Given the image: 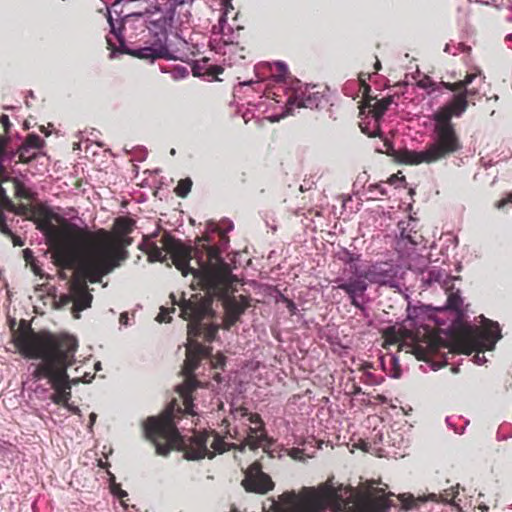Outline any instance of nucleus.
I'll return each instance as SVG.
<instances>
[{
    "instance_id": "1",
    "label": "nucleus",
    "mask_w": 512,
    "mask_h": 512,
    "mask_svg": "<svg viewBox=\"0 0 512 512\" xmlns=\"http://www.w3.org/2000/svg\"><path fill=\"white\" fill-rule=\"evenodd\" d=\"M174 304H178L181 316L188 324V343L186 346V359L182 373L186 377L184 383L177 386V392L183 399L184 408L175 407L170 403L159 415L149 417L144 425L146 437L156 447L157 454L167 456L173 447L184 448L185 457L188 460H200L205 457L213 458L215 453H223L230 449V446L216 433L204 432L194 434L192 437L182 435L181 431L191 430L194 420L188 423V416L195 417L191 392L196 388L197 381L192 378L193 372L198 367L201 358L207 357L209 348L195 341L193 338L200 333V322L212 314V300L209 297H198L193 294L189 299L184 296L179 302L171 295Z\"/></svg>"
},
{
    "instance_id": "2",
    "label": "nucleus",
    "mask_w": 512,
    "mask_h": 512,
    "mask_svg": "<svg viewBox=\"0 0 512 512\" xmlns=\"http://www.w3.org/2000/svg\"><path fill=\"white\" fill-rule=\"evenodd\" d=\"M13 342L24 358L40 360L29 365V375L23 382L31 400L34 397L60 404L71 398L72 386L79 383V377L70 379L67 371L75 363L78 347L75 337L27 328L18 330Z\"/></svg>"
},
{
    "instance_id": "3",
    "label": "nucleus",
    "mask_w": 512,
    "mask_h": 512,
    "mask_svg": "<svg viewBox=\"0 0 512 512\" xmlns=\"http://www.w3.org/2000/svg\"><path fill=\"white\" fill-rule=\"evenodd\" d=\"M194 0H162L146 9L145 25L148 30L146 46L128 49L122 33L123 21L116 23L111 10L107 9V20L110 26V35L107 36V45L111 50L110 57L116 52L126 53L138 59L154 62L158 59L187 62L193 54L189 43L173 27V22L184 24L191 17V7ZM143 16V14H138Z\"/></svg>"
},
{
    "instance_id": "4",
    "label": "nucleus",
    "mask_w": 512,
    "mask_h": 512,
    "mask_svg": "<svg viewBox=\"0 0 512 512\" xmlns=\"http://www.w3.org/2000/svg\"><path fill=\"white\" fill-rule=\"evenodd\" d=\"M135 221L128 217H119L114 223V236L102 232L90 246L86 255L78 263L71 281L70 294L63 297V303L73 302L74 311L79 312L90 307L92 295L87 290L86 281L97 283L101 278L120 265L127 253L124 248L132 243Z\"/></svg>"
},
{
    "instance_id": "5",
    "label": "nucleus",
    "mask_w": 512,
    "mask_h": 512,
    "mask_svg": "<svg viewBox=\"0 0 512 512\" xmlns=\"http://www.w3.org/2000/svg\"><path fill=\"white\" fill-rule=\"evenodd\" d=\"M162 243L166 254L155 244L148 246L146 253L150 262H164L169 254L183 276L192 274L200 285L213 293L230 282L229 265L221 258L218 248L203 244V250L197 247L192 251L189 246L169 235L162 238Z\"/></svg>"
},
{
    "instance_id": "6",
    "label": "nucleus",
    "mask_w": 512,
    "mask_h": 512,
    "mask_svg": "<svg viewBox=\"0 0 512 512\" xmlns=\"http://www.w3.org/2000/svg\"><path fill=\"white\" fill-rule=\"evenodd\" d=\"M478 95L479 88L466 89L464 93L454 95L448 103L432 115V120L435 122L434 142L422 151L399 149L395 151V160L405 165L430 164L458 151L461 146L451 118L461 116L467 109L468 98Z\"/></svg>"
},
{
    "instance_id": "7",
    "label": "nucleus",
    "mask_w": 512,
    "mask_h": 512,
    "mask_svg": "<svg viewBox=\"0 0 512 512\" xmlns=\"http://www.w3.org/2000/svg\"><path fill=\"white\" fill-rule=\"evenodd\" d=\"M352 496L350 488L329 479L317 487H304L298 493H283L280 496L283 506L276 512H343Z\"/></svg>"
},
{
    "instance_id": "8",
    "label": "nucleus",
    "mask_w": 512,
    "mask_h": 512,
    "mask_svg": "<svg viewBox=\"0 0 512 512\" xmlns=\"http://www.w3.org/2000/svg\"><path fill=\"white\" fill-rule=\"evenodd\" d=\"M398 272V266L390 262H376L363 272H358L355 267L353 271L355 276L348 281L336 280V288L345 291L351 300V304L359 308L366 316L367 309L365 306L368 299L365 293L368 288L367 282L397 288L399 287Z\"/></svg>"
},
{
    "instance_id": "9",
    "label": "nucleus",
    "mask_w": 512,
    "mask_h": 512,
    "mask_svg": "<svg viewBox=\"0 0 512 512\" xmlns=\"http://www.w3.org/2000/svg\"><path fill=\"white\" fill-rule=\"evenodd\" d=\"M482 324L481 328H475L461 343L464 353L471 354L472 352H476L473 361L478 365H482L487 361L483 351L493 350L497 341L502 337L497 322L483 317Z\"/></svg>"
},
{
    "instance_id": "10",
    "label": "nucleus",
    "mask_w": 512,
    "mask_h": 512,
    "mask_svg": "<svg viewBox=\"0 0 512 512\" xmlns=\"http://www.w3.org/2000/svg\"><path fill=\"white\" fill-rule=\"evenodd\" d=\"M47 236V242L52 248V257L56 265L71 268L77 262V251L70 234L50 222L40 228Z\"/></svg>"
},
{
    "instance_id": "11",
    "label": "nucleus",
    "mask_w": 512,
    "mask_h": 512,
    "mask_svg": "<svg viewBox=\"0 0 512 512\" xmlns=\"http://www.w3.org/2000/svg\"><path fill=\"white\" fill-rule=\"evenodd\" d=\"M323 101L324 94L318 91L315 85L300 84L295 88L294 93L288 97L282 112L270 115L267 119L270 122H278L289 115H293L295 109H317Z\"/></svg>"
},
{
    "instance_id": "12",
    "label": "nucleus",
    "mask_w": 512,
    "mask_h": 512,
    "mask_svg": "<svg viewBox=\"0 0 512 512\" xmlns=\"http://www.w3.org/2000/svg\"><path fill=\"white\" fill-rule=\"evenodd\" d=\"M219 32H213L210 45L216 53L224 56V62H227L229 66L236 64L239 60L243 59L242 55L243 48L239 46V37L241 27L233 29L230 25L223 23L219 25Z\"/></svg>"
},
{
    "instance_id": "13",
    "label": "nucleus",
    "mask_w": 512,
    "mask_h": 512,
    "mask_svg": "<svg viewBox=\"0 0 512 512\" xmlns=\"http://www.w3.org/2000/svg\"><path fill=\"white\" fill-rule=\"evenodd\" d=\"M373 443L370 441H361L360 448L364 451L377 455L378 457H403L408 447V438L400 430H391L387 439L383 442L381 431L374 429Z\"/></svg>"
},
{
    "instance_id": "14",
    "label": "nucleus",
    "mask_w": 512,
    "mask_h": 512,
    "mask_svg": "<svg viewBox=\"0 0 512 512\" xmlns=\"http://www.w3.org/2000/svg\"><path fill=\"white\" fill-rule=\"evenodd\" d=\"M416 85L427 91L432 97H437L442 94L444 90L453 92V96L458 93H464L466 89L479 88V95L482 94L485 85V77L480 71L467 74L462 81L455 82L453 84L440 82L435 83L430 77L424 76L422 79L417 81Z\"/></svg>"
},
{
    "instance_id": "15",
    "label": "nucleus",
    "mask_w": 512,
    "mask_h": 512,
    "mask_svg": "<svg viewBox=\"0 0 512 512\" xmlns=\"http://www.w3.org/2000/svg\"><path fill=\"white\" fill-rule=\"evenodd\" d=\"M242 485L248 492L265 494L273 488L270 477L262 472L258 463L252 464L245 473Z\"/></svg>"
},
{
    "instance_id": "16",
    "label": "nucleus",
    "mask_w": 512,
    "mask_h": 512,
    "mask_svg": "<svg viewBox=\"0 0 512 512\" xmlns=\"http://www.w3.org/2000/svg\"><path fill=\"white\" fill-rule=\"evenodd\" d=\"M244 434L242 443L239 446L233 445L234 448H238L240 451H244L246 447L251 450L263 448L264 451H268L272 445V440L268 437L266 430L245 427Z\"/></svg>"
},
{
    "instance_id": "17",
    "label": "nucleus",
    "mask_w": 512,
    "mask_h": 512,
    "mask_svg": "<svg viewBox=\"0 0 512 512\" xmlns=\"http://www.w3.org/2000/svg\"><path fill=\"white\" fill-rule=\"evenodd\" d=\"M392 103V98L387 97L381 100L376 101L373 105L369 104L367 106V110H369V114L371 113V119L373 120V128L369 129L368 124L364 121L362 123V131L370 137H375L380 134V120L390 104Z\"/></svg>"
},
{
    "instance_id": "18",
    "label": "nucleus",
    "mask_w": 512,
    "mask_h": 512,
    "mask_svg": "<svg viewBox=\"0 0 512 512\" xmlns=\"http://www.w3.org/2000/svg\"><path fill=\"white\" fill-rule=\"evenodd\" d=\"M226 327L229 328L234 325L240 316L244 313L248 306V301L245 297L239 296L228 298L226 300Z\"/></svg>"
},
{
    "instance_id": "19",
    "label": "nucleus",
    "mask_w": 512,
    "mask_h": 512,
    "mask_svg": "<svg viewBox=\"0 0 512 512\" xmlns=\"http://www.w3.org/2000/svg\"><path fill=\"white\" fill-rule=\"evenodd\" d=\"M233 419L238 421L243 427H253L258 430H265L264 422L256 413H251L247 408L238 407L231 411Z\"/></svg>"
},
{
    "instance_id": "20",
    "label": "nucleus",
    "mask_w": 512,
    "mask_h": 512,
    "mask_svg": "<svg viewBox=\"0 0 512 512\" xmlns=\"http://www.w3.org/2000/svg\"><path fill=\"white\" fill-rule=\"evenodd\" d=\"M402 225H404V222L398 224L400 233L396 241V250L401 257H410L416 251L417 242L413 239L412 235L406 232Z\"/></svg>"
},
{
    "instance_id": "21",
    "label": "nucleus",
    "mask_w": 512,
    "mask_h": 512,
    "mask_svg": "<svg viewBox=\"0 0 512 512\" xmlns=\"http://www.w3.org/2000/svg\"><path fill=\"white\" fill-rule=\"evenodd\" d=\"M437 350V344L431 339L417 340L411 346V352L418 360L426 361Z\"/></svg>"
},
{
    "instance_id": "22",
    "label": "nucleus",
    "mask_w": 512,
    "mask_h": 512,
    "mask_svg": "<svg viewBox=\"0 0 512 512\" xmlns=\"http://www.w3.org/2000/svg\"><path fill=\"white\" fill-rule=\"evenodd\" d=\"M456 277H452L446 271L433 268L429 270L428 277L424 280L427 285L433 283H439L442 287L447 288L451 281L456 280Z\"/></svg>"
},
{
    "instance_id": "23",
    "label": "nucleus",
    "mask_w": 512,
    "mask_h": 512,
    "mask_svg": "<svg viewBox=\"0 0 512 512\" xmlns=\"http://www.w3.org/2000/svg\"><path fill=\"white\" fill-rule=\"evenodd\" d=\"M368 509L366 512H387L390 505L386 498L379 497L376 499H369L365 502Z\"/></svg>"
},
{
    "instance_id": "24",
    "label": "nucleus",
    "mask_w": 512,
    "mask_h": 512,
    "mask_svg": "<svg viewBox=\"0 0 512 512\" xmlns=\"http://www.w3.org/2000/svg\"><path fill=\"white\" fill-rule=\"evenodd\" d=\"M12 182L15 188V194L19 198L31 199L33 198V192L28 188L25 183L19 178H13Z\"/></svg>"
},
{
    "instance_id": "25",
    "label": "nucleus",
    "mask_w": 512,
    "mask_h": 512,
    "mask_svg": "<svg viewBox=\"0 0 512 512\" xmlns=\"http://www.w3.org/2000/svg\"><path fill=\"white\" fill-rule=\"evenodd\" d=\"M17 153L19 155L20 161L22 162H29L40 154L38 150H34L33 147H29L23 143L18 148Z\"/></svg>"
},
{
    "instance_id": "26",
    "label": "nucleus",
    "mask_w": 512,
    "mask_h": 512,
    "mask_svg": "<svg viewBox=\"0 0 512 512\" xmlns=\"http://www.w3.org/2000/svg\"><path fill=\"white\" fill-rule=\"evenodd\" d=\"M458 488L459 485L457 484L456 486H451L450 488L445 489L443 493H441V502L458 507V504L455 501V498L458 495Z\"/></svg>"
},
{
    "instance_id": "27",
    "label": "nucleus",
    "mask_w": 512,
    "mask_h": 512,
    "mask_svg": "<svg viewBox=\"0 0 512 512\" xmlns=\"http://www.w3.org/2000/svg\"><path fill=\"white\" fill-rule=\"evenodd\" d=\"M273 66L276 68L277 73L274 75L276 82H284L288 76V66L283 61H275Z\"/></svg>"
},
{
    "instance_id": "28",
    "label": "nucleus",
    "mask_w": 512,
    "mask_h": 512,
    "mask_svg": "<svg viewBox=\"0 0 512 512\" xmlns=\"http://www.w3.org/2000/svg\"><path fill=\"white\" fill-rule=\"evenodd\" d=\"M191 187H192V180L190 178H185V179H181L178 182L174 191L177 196L185 198L191 191Z\"/></svg>"
},
{
    "instance_id": "29",
    "label": "nucleus",
    "mask_w": 512,
    "mask_h": 512,
    "mask_svg": "<svg viewBox=\"0 0 512 512\" xmlns=\"http://www.w3.org/2000/svg\"><path fill=\"white\" fill-rule=\"evenodd\" d=\"M23 144L33 147L34 150H38L40 152V149L44 145V140L39 135L32 133L26 137Z\"/></svg>"
},
{
    "instance_id": "30",
    "label": "nucleus",
    "mask_w": 512,
    "mask_h": 512,
    "mask_svg": "<svg viewBox=\"0 0 512 512\" xmlns=\"http://www.w3.org/2000/svg\"><path fill=\"white\" fill-rule=\"evenodd\" d=\"M463 300L459 293H451L447 298L446 308L460 311Z\"/></svg>"
},
{
    "instance_id": "31",
    "label": "nucleus",
    "mask_w": 512,
    "mask_h": 512,
    "mask_svg": "<svg viewBox=\"0 0 512 512\" xmlns=\"http://www.w3.org/2000/svg\"><path fill=\"white\" fill-rule=\"evenodd\" d=\"M234 10V7L232 5V0H222V15L219 18V25L223 26V23L227 22L228 14Z\"/></svg>"
},
{
    "instance_id": "32",
    "label": "nucleus",
    "mask_w": 512,
    "mask_h": 512,
    "mask_svg": "<svg viewBox=\"0 0 512 512\" xmlns=\"http://www.w3.org/2000/svg\"><path fill=\"white\" fill-rule=\"evenodd\" d=\"M277 298L276 301H282L287 306L288 310L290 311L291 315L296 314L297 312V306L296 304L289 298H287L285 295H283L280 291L276 290Z\"/></svg>"
},
{
    "instance_id": "33",
    "label": "nucleus",
    "mask_w": 512,
    "mask_h": 512,
    "mask_svg": "<svg viewBox=\"0 0 512 512\" xmlns=\"http://www.w3.org/2000/svg\"><path fill=\"white\" fill-rule=\"evenodd\" d=\"M175 312V308H171V309H168V308H164L162 307L161 310H160V313L158 314L156 320L158 322H169L171 320V317L168 316L169 313H174Z\"/></svg>"
},
{
    "instance_id": "34",
    "label": "nucleus",
    "mask_w": 512,
    "mask_h": 512,
    "mask_svg": "<svg viewBox=\"0 0 512 512\" xmlns=\"http://www.w3.org/2000/svg\"><path fill=\"white\" fill-rule=\"evenodd\" d=\"M79 370H80V367L75 368L74 374L72 376L69 375V378L71 379L73 377H79V383L80 382L90 383L93 379V376L87 372H84V374L81 376Z\"/></svg>"
},
{
    "instance_id": "35",
    "label": "nucleus",
    "mask_w": 512,
    "mask_h": 512,
    "mask_svg": "<svg viewBox=\"0 0 512 512\" xmlns=\"http://www.w3.org/2000/svg\"><path fill=\"white\" fill-rule=\"evenodd\" d=\"M418 500H420L422 502L432 501V502L438 503V502H441V493L440 494L429 493L427 495L419 496Z\"/></svg>"
},
{
    "instance_id": "36",
    "label": "nucleus",
    "mask_w": 512,
    "mask_h": 512,
    "mask_svg": "<svg viewBox=\"0 0 512 512\" xmlns=\"http://www.w3.org/2000/svg\"><path fill=\"white\" fill-rule=\"evenodd\" d=\"M217 331H218L217 326L211 325L210 327H208L204 333L205 340L208 342L213 341L217 334Z\"/></svg>"
},
{
    "instance_id": "37",
    "label": "nucleus",
    "mask_w": 512,
    "mask_h": 512,
    "mask_svg": "<svg viewBox=\"0 0 512 512\" xmlns=\"http://www.w3.org/2000/svg\"><path fill=\"white\" fill-rule=\"evenodd\" d=\"M111 492L112 494L117 497V498H124L127 496V492L122 490L120 488V485L119 484H116V483H112L111 486Z\"/></svg>"
},
{
    "instance_id": "38",
    "label": "nucleus",
    "mask_w": 512,
    "mask_h": 512,
    "mask_svg": "<svg viewBox=\"0 0 512 512\" xmlns=\"http://www.w3.org/2000/svg\"><path fill=\"white\" fill-rule=\"evenodd\" d=\"M0 201L1 203L9 210L14 211L15 206L10 200V198L6 195V191L4 190V193L0 192Z\"/></svg>"
},
{
    "instance_id": "39",
    "label": "nucleus",
    "mask_w": 512,
    "mask_h": 512,
    "mask_svg": "<svg viewBox=\"0 0 512 512\" xmlns=\"http://www.w3.org/2000/svg\"><path fill=\"white\" fill-rule=\"evenodd\" d=\"M226 357L222 354H218L211 360L214 368H223L225 365Z\"/></svg>"
},
{
    "instance_id": "40",
    "label": "nucleus",
    "mask_w": 512,
    "mask_h": 512,
    "mask_svg": "<svg viewBox=\"0 0 512 512\" xmlns=\"http://www.w3.org/2000/svg\"><path fill=\"white\" fill-rule=\"evenodd\" d=\"M404 182H405V177L399 176L398 174L392 175L388 180V183L390 185H394L395 187H400L401 185H403Z\"/></svg>"
},
{
    "instance_id": "41",
    "label": "nucleus",
    "mask_w": 512,
    "mask_h": 512,
    "mask_svg": "<svg viewBox=\"0 0 512 512\" xmlns=\"http://www.w3.org/2000/svg\"><path fill=\"white\" fill-rule=\"evenodd\" d=\"M361 114L364 115V117L361 119L360 127L362 128V123L365 121L366 123L370 121V124H368L369 129L373 128V120L371 119V113L369 114V110L365 111L362 110Z\"/></svg>"
},
{
    "instance_id": "42",
    "label": "nucleus",
    "mask_w": 512,
    "mask_h": 512,
    "mask_svg": "<svg viewBox=\"0 0 512 512\" xmlns=\"http://www.w3.org/2000/svg\"><path fill=\"white\" fill-rule=\"evenodd\" d=\"M30 266H31V269H32V271H33V273L35 275H37V276H39L41 278L44 277V273H43L40 265L38 264L37 260L36 261H32Z\"/></svg>"
},
{
    "instance_id": "43",
    "label": "nucleus",
    "mask_w": 512,
    "mask_h": 512,
    "mask_svg": "<svg viewBox=\"0 0 512 512\" xmlns=\"http://www.w3.org/2000/svg\"><path fill=\"white\" fill-rule=\"evenodd\" d=\"M345 254L347 256L346 258V263H349V264H352L354 262H358L360 260V255L359 254H354V253H351L349 251H345Z\"/></svg>"
},
{
    "instance_id": "44",
    "label": "nucleus",
    "mask_w": 512,
    "mask_h": 512,
    "mask_svg": "<svg viewBox=\"0 0 512 512\" xmlns=\"http://www.w3.org/2000/svg\"><path fill=\"white\" fill-rule=\"evenodd\" d=\"M69 400L70 399L62 401L60 404H62L64 407H66L72 413L80 415L79 407L69 404Z\"/></svg>"
},
{
    "instance_id": "45",
    "label": "nucleus",
    "mask_w": 512,
    "mask_h": 512,
    "mask_svg": "<svg viewBox=\"0 0 512 512\" xmlns=\"http://www.w3.org/2000/svg\"><path fill=\"white\" fill-rule=\"evenodd\" d=\"M512 204V192L508 195L507 198H504L496 203V208L501 209L505 207L507 204Z\"/></svg>"
},
{
    "instance_id": "46",
    "label": "nucleus",
    "mask_w": 512,
    "mask_h": 512,
    "mask_svg": "<svg viewBox=\"0 0 512 512\" xmlns=\"http://www.w3.org/2000/svg\"><path fill=\"white\" fill-rule=\"evenodd\" d=\"M23 257L28 264H31L32 261H36L33 252L28 248L23 251Z\"/></svg>"
},
{
    "instance_id": "47",
    "label": "nucleus",
    "mask_w": 512,
    "mask_h": 512,
    "mask_svg": "<svg viewBox=\"0 0 512 512\" xmlns=\"http://www.w3.org/2000/svg\"><path fill=\"white\" fill-rule=\"evenodd\" d=\"M207 72L209 74H221L223 72V67L219 65H210L207 68Z\"/></svg>"
},
{
    "instance_id": "48",
    "label": "nucleus",
    "mask_w": 512,
    "mask_h": 512,
    "mask_svg": "<svg viewBox=\"0 0 512 512\" xmlns=\"http://www.w3.org/2000/svg\"><path fill=\"white\" fill-rule=\"evenodd\" d=\"M0 231H1V233L5 234L9 237L13 236V233L10 230V228L8 227V225L6 224V221L0 224Z\"/></svg>"
},
{
    "instance_id": "49",
    "label": "nucleus",
    "mask_w": 512,
    "mask_h": 512,
    "mask_svg": "<svg viewBox=\"0 0 512 512\" xmlns=\"http://www.w3.org/2000/svg\"><path fill=\"white\" fill-rule=\"evenodd\" d=\"M0 122L3 125V127L5 128V130H8L9 127L11 126L9 117L5 114L1 115Z\"/></svg>"
},
{
    "instance_id": "50",
    "label": "nucleus",
    "mask_w": 512,
    "mask_h": 512,
    "mask_svg": "<svg viewBox=\"0 0 512 512\" xmlns=\"http://www.w3.org/2000/svg\"><path fill=\"white\" fill-rule=\"evenodd\" d=\"M96 418H97L96 413H91V414L89 415V425H88V429H89V431H90V432H92V427H93V425H94V423H95V421H96Z\"/></svg>"
},
{
    "instance_id": "51",
    "label": "nucleus",
    "mask_w": 512,
    "mask_h": 512,
    "mask_svg": "<svg viewBox=\"0 0 512 512\" xmlns=\"http://www.w3.org/2000/svg\"><path fill=\"white\" fill-rule=\"evenodd\" d=\"M260 81L257 79V80H249V81H243V82H239V88H242L244 86H250L252 84H258Z\"/></svg>"
},
{
    "instance_id": "52",
    "label": "nucleus",
    "mask_w": 512,
    "mask_h": 512,
    "mask_svg": "<svg viewBox=\"0 0 512 512\" xmlns=\"http://www.w3.org/2000/svg\"><path fill=\"white\" fill-rule=\"evenodd\" d=\"M128 320H129L128 314L127 313H121L120 318H119L120 323L122 325L126 326V325H128Z\"/></svg>"
},
{
    "instance_id": "53",
    "label": "nucleus",
    "mask_w": 512,
    "mask_h": 512,
    "mask_svg": "<svg viewBox=\"0 0 512 512\" xmlns=\"http://www.w3.org/2000/svg\"><path fill=\"white\" fill-rule=\"evenodd\" d=\"M373 187H374L376 190H378V191H379V194H380V195H386V194H387V192H386V190H385V188L383 187V185H382V184H377V185H375V186H373Z\"/></svg>"
},
{
    "instance_id": "54",
    "label": "nucleus",
    "mask_w": 512,
    "mask_h": 512,
    "mask_svg": "<svg viewBox=\"0 0 512 512\" xmlns=\"http://www.w3.org/2000/svg\"><path fill=\"white\" fill-rule=\"evenodd\" d=\"M11 237L13 239L14 246H22L24 244L23 241L19 237L14 236V235Z\"/></svg>"
},
{
    "instance_id": "55",
    "label": "nucleus",
    "mask_w": 512,
    "mask_h": 512,
    "mask_svg": "<svg viewBox=\"0 0 512 512\" xmlns=\"http://www.w3.org/2000/svg\"><path fill=\"white\" fill-rule=\"evenodd\" d=\"M25 210H26V207L25 206H21L17 210L15 209L14 211H15L16 214L21 215V214L25 213Z\"/></svg>"
},
{
    "instance_id": "56",
    "label": "nucleus",
    "mask_w": 512,
    "mask_h": 512,
    "mask_svg": "<svg viewBox=\"0 0 512 512\" xmlns=\"http://www.w3.org/2000/svg\"><path fill=\"white\" fill-rule=\"evenodd\" d=\"M193 74L194 75H200V72H199V66L197 64H195L193 66Z\"/></svg>"
},
{
    "instance_id": "57",
    "label": "nucleus",
    "mask_w": 512,
    "mask_h": 512,
    "mask_svg": "<svg viewBox=\"0 0 512 512\" xmlns=\"http://www.w3.org/2000/svg\"><path fill=\"white\" fill-rule=\"evenodd\" d=\"M6 221L4 213L0 210V224Z\"/></svg>"
},
{
    "instance_id": "58",
    "label": "nucleus",
    "mask_w": 512,
    "mask_h": 512,
    "mask_svg": "<svg viewBox=\"0 0 512 512\" xmlns=\"http://www.w3.org/2000/svg\"><path fill=\"white\" fill-rule=\"evenodd\" d=\"M94 368L96 371L101 370V363L100 362L95 363Z\"/></svg>"
},
{
    "instance_id": "59",
    "label": "nucleus",
    "mask_w": 512,
    "mask_h": 512,
    "mask_svg": "<svg viewBox=\"0 0 512 512\" xmlns=\"http://www.w3.org/2000/svg\"><path fill=\"white\" fill-rule=\"evenodd\" d=\"M407 312H408V318L409 319H413V314H412V311H411V307H408Z\"/></svg>"
},
{
    "instance_id": "60",
    "label": "nucleus",
    "mask_w": 512,
    "mask_h": 512,
    "mask_svg": "<svg viewBox=\"0 0 512 512\" xmlns=\"http://www.w3.org/2000/svg\"><path fill=\"white\" fill-rule=\"evenodd\" d=\"M266 101H267V100H262V101H260V102L258 103V106H259V107L267 106Z\"/></svg>"
},
{
    "instance_id": "61",
    "label": "nucleus",
    "mask_w": 512,
    "mask_h": 512,
    "mask_svg": "<svg viewBox=\"0 0 512 512\" xmlns=\"http://www.w3.org/2000/svg\"><path fill=\"white\" fill-rule=\"evenodd\" d=\"M446 423L448 426L452 427V422L450 417H446Z\"/></svg>"
},
{
    "instance_id": "62",
    "label": "nucleus",
    "mask_w": 512,
    "mask_h": 512,
    "mask_svg": "<svg viewBox=\"0 0 512 512\" xmlns=\"http://www.w3.org/2000/svg\"><path fill=\"white\" fill-rule=\"evenodd\" d=\"M381 68V64L380 62L377 60L376 63H375V69L376 70H379Z\"/></svg>"
},
{
    "instance_id": "63",
    "label": "nucleus",
    "mask_w": 512,
    "mask_h": 512,
    "mask_svg": "<svg viewBox=\"0 0 512 512\" xmlns=\"http://www.w3.org/2000/svg\"><path fill=\"white\" fill-rule=\"evenodd\" d=\"M180 74H182V76H185L187 74L186 69L182 68L181 71H180Z\"/></svg>"
},
{
    "instance_id": "64",
    "label": "nucleus",
    "mask_w": 512,
    "mask_h": 512,
    "mask_svg": "<svg viewBox=\"0 0 512 512\" xmlns=\"http://www.w3.org/2000/svg\"><path fill=\"white\" fill-rule=\"evenodd\" d=\"M507 40H512V34H509V35L507 36Z\"/></svg>"
}]
</instances>
